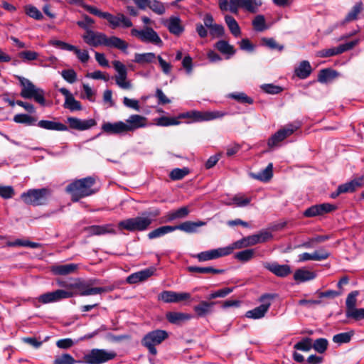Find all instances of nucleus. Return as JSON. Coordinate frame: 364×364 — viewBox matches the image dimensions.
Returning <instances> with one entry per match:
<instances>
[{
    "label": "nucleus",
    "instance_id": "1",
    "mask_svg": "<svg viewBox=\"0 0 364 364\" xmlns=\"http://www.w3.org/2000/svg\"><path fill=\"white\" fill-rule=\"evenodd\" d=\"M65 1L69 4L81 6L91 14L106 19L108 21L109 26L112 29H115L118 27L127 28H130L133 26L131 19L127 17L124 14L118 13L116 16H114L109 12L101 11L100 9L95 6L84 4L83 0Z\"/></svg>",
    "mask_w": 364,
    "mask_h": 364
},
{
    "label": "nucleus",
    "instance_id": "2",
    "mask_svg": "<svg viewBox=\"0 0 364 364\" xmlns=\"http://www.w3.org/2000/svg\"><path fill=\"white\" fill-rule=\"evenodd\" d=\"M85 43L92 47L100 46L119 49L125 52L129 44L124 40L117 36L108 37L105 33L93 30L87 31L82 35Z\"/></svg>",
    "mask_w": 364,
    "mask_h": 364
},
{
    "label": "nucleus",
    "instance_id": "3",
    "mask_svg": "<svg viewBox=\"0 0 364 364\" xmlns=\"http://www.w3.org/2000/svg\"><path fill=\"white\" fill-rule=\"evenodd\" d=\"M95 183V178L91 176L78 179L70 183L66 187V191L71 195L72 200L77 202L80 198L94 193L92 187Z\"/></svg>",
    "mask_w": 364,
    "mask_h": 364
},
{
    "label": "nucleus",
    "instance_id": "4",
    "mask_svg": "<svg viewBox=\"0 0 364 364\" xmlns=\"http://www.w3.org/2000/svg\"><path fill=\"white\" fill-rule=\"evenodd\" d=\"M262 5L261 0H218V6L222 11H229L234 14H237L240 8L248 12L255 14Z\"/></svg>",
    "mask_w": 364,
    "mask_h": 364
},
{
    "label": "nucleus",
    "instance_id": "5",
    "mask_svg": "<svg viewBox=\"0 0 364 364\" xmlns=\"http://www.w3.org/2000/svg\"><path fill=\"white\" fill-rule=\"evenodd\" d=\"M21 86V96L25 99H33L41 105H44L46 100L44 91L37 87L31 80L24 77L17 76Z\"/></svg>",
    "mask_w": 364,
    "mask_h": 364
},
{
    "label": "nucleus",
    "instance_id": "6",
    "mask_svg": "<svg viewBox=\"0 0 364 364\" xmlns=\"http://www.w3.org/2000/svg\"><path fill=\"white\" fill-rule=\"evenodd\" d=\"M154 219L149 216H139L120 221L118 223L119 230H127L130 232H141L147 230Z\"/></svg>",
    "mask_w": 364,
    "mask_h": 364
},
{
    "label": "nucleus",
    "instance_id": "7",
    "mask_svg": "<svg viewBox=\"0 0 364 364\" xmlns=\"http://www.w3.org/2000/svg\"><path fill=\"white\" fill-rule=\"evenodd\" d=\"M50 195L48 188L29 189L21 195V198L27 205L38 206L45 205Z\"/></svg>",
    "mask_w": 364,
    "mask_h": 364
},
{
    "label": "nucleus",
    "instance_id": "8",
    "mask_svg": "<svg viewBox=\"0 0 364 364\" xmlns=\"http://www.w3.org/2000/svg\"><path fill=\"white\" fill-rule=\"evenodd\" d=\"M117 353L114 350L93 348L83 356V362L86 364H103L114 359Z\"/></svg>",
    "mask_w": 364,
    "mask_h": 364
},
{
    "label": "nucleus",
    "instance_id": "9",
    "mask_svg": "<svg viewBox=\"0 0 364 364\" xmlns=\"http://www.w3.org/2000/svg\"><path fill=\"white\" fill-rule=\"evenodd\" d=\"M168 336V333L164 330H154L146 333L141 340L142 345L146 347L152 355L157 353L156 346L161 344Z\"/></svg>",
    "mask_w": 364,
    "mask_h": 364
},
{
    "label": "nucleus",
    "instance_id": "10",
    "mask_svg": "<svg viewBox=\"0 0 364 364\" xmlns=\"http://www.w3.org/2000/svg\"><path fill=\"white\" fill-rule=\"evenodd\" d=\"M225 115L226 113L221 111H191L181 114L179 117L191 118L194 122H205L220 119Z\"/></svg>",
    "mask_w": 364,
    "mask_h": 364
},
{
    "label": "nucleus",
    "instance_id": "11",
    "mask_svg": "<svg viewBox=\"0 0 364 364\" xmlns=\"http://www.w3.org/2000/svg\"><path fill=\"white\" fill-rule=\"evenodd\" d=\"M274 298V295L265 294L260 296L259 301L262 302L259 306L246 312L245 316L247 318L253 319H259L263 318L269 310L271 303L270 300Z\"/></svg>",
    "mask_w": 364,
    "mask_h": 364
},
{
    "label": "nucleus",
    "instance_id": "12",
    "mask_svg": "<svg viewBox=\"0 0 364 364\" xmlns=\"http://www.w3.org/2000/svg\"><path fill=\"white\" fill-rule=\"evenodd\" d=\"M131 35L137 37L141 41L144 43H151L159 45L162 43L158 33L151 27L146 26L141 30L132 28L131 30Z\"/></svg>",
    "mask_w": 364,
    "mask_h": 364
},
{
    "label": "nucleus",
    "instance_id": "13",
    "mask_svg": "<svg viewBox=\"0 0 364 364\" xmlns=\"http://www.w3.org/2000/svg\"><path fill=\"white\" fill-rule=\"evenodd\" d=\"M113 67L117 72L114 76L116 84L123 90H130L132 84L127 80V69L126 66L119 60L112 62Z\"/></svg>",
    "mask_w": 364,
    "mask_h": 364
},
{
    "label": "nucleus",
    "instance_id": "14",
    "mask_svg": "<svg viewBox=\"0 0 364 364\" xmlns=\"http://www.w3.org/2000/svg\"><path fill=\"white\" fill-rule=\"evenodd\" d=\"M230 255V250L228 248L220 247L213 249L208 251L201 252L196 255H193L199 262H205L212 259H215L219 257L227 256Z\"/></svg>",
    "mask_w": 364,
    "mask_h": 364
},
{
    "label": "nucleus",
    "instance_id": "15",
    "mask_svg": "<svg viewBox=\"0 0 364 364\" xmlns=\"http://www.w3.org/2000/svg\"><path fill=\"white\" fill-rule=\"evenodd\" d=\"M146 118L139 114H132L126 119L124 128L126 133L132 132L135 130L146 126Z\"/></svg>",
    "mask_w": 364,
    "mask_h": 364
},
{
    "label": "nucleus",
    "instance_id": "16",
    "mask_svg": "<svg viewBox=\"0 0 364 364\" xmlns=\"http://www.w3.org/2000/svg\"><path fill=\"white\" fill-rule=\"evenodd\" d=\"M67 122L70 128L79 131L87 130L96 125V122L93 119L82 120L73 117H68Z\"/></svg>",
    "mask_w": 364,
    "mask_h": 364
},
{
    "label": "nucleus",
    "instance_id": "17",
    "mask_svg": "<svg viewBox=\"0 0 364 364\" xmlns=\"http://www.w3.org/2000/svg\"><path fill=\"white\" fill-rule=\"evenodd\" d=\"M263 267L279 277H285L291 272V268L287 264H279L277 262H263Z\"/></svg>",
    "mask_w": 364,
    "mask_h": 364
},
{
    "label": "nucleus",
    "instance_id": "18",
    "mask_svg": "<svg viewBox=\"0 0 364 364\" xmlns=\"http://www.w3.org/2000/svg\"><path fill=\"white\" fill-rule=\"evenodd\" d=\"M59 92L65 96L64 107L68 109L71 112L79 111L82 109L81 103L76 100L70 92L65 88L61 87Z\"/></svg>",
    "mask_w": 364,
    "mask_h": 364
},
{
    "label": "nucleus",
    "instance_id": "19",
    "mask_svg": "<svg viewBox=\"0 0 364 364\" xmlns=\"http://www.w3.org/2000/svg\"><path fill=\"white\" fill-rule=\"evenodd\" d=\"M330 253L324 249H319L313 253L304 252L299 255V262H305L309 260L321 261L327 259Z\"/></svg>",
    "mask_w": 364,
    "mask_h": 364
},
{
    "label": "nucleus",
    "instance_id": "20",
    "mask_svg": "<svg viewBox=\"0 0 364 364\" xmlns=\"http://www.w3.org/2000/svg\"><path fill=\"white\" fill-rule=\"evenodd\" d=\"M89 235H101L105 234H113L117 233L113 225L106 224L104 225H92L86 228Z\"/></svg>",
    "mask_w": 364,
    "mask_h": 364
},
{
    "label": "nucleus",
    "instance_id": "21",
    "mask_svg": "<svg viewBox=\"0 0 364 364\" xmlns=\"http://www.w3.org/2000/svg\"><path fill=\"white\" fill-rule=\"evenodd\" d=\"M252 200V197L245 195L242 193L235 194L228 201L224 202L227 205H235L237 207L242 208L249 205Z\"/></svg>",
    "mask_w": 364,
    "mask_h": 364
},
{
    "label": "nucleus",
    "instance_id": "22",
    "mask_svg": "<svg viewBox=\"0 0 364 364\" xmlns=\"http://www.w3.org/2000/svg\"><path fill=\"white\" fill-rule=\"evenodd\" d=\"M124 122L119 121L114 123L105 122L102 126L103 132L108 134H125Z\"/></svg>",
    "mask_w": 364,
    "mask_h": 364
},
{
    "label": "nucleus",
    "instance_id": "23",
    "mask_svg": "<svg viewBox=\"0 0 364 364\" xmlns=\"http://www.w3.org/2000/svg\"><path fill=\"white\" fill-rule=\"evenodd\" d=\"M364 185V176L354 178L349 182L340 185L339 192L341 193H352L357 188L362 187Z\"/></svg>",
    "mask_w": 364,
    "mask_h": 364
},
{
    "label": "nucleus",
    "instance_id": "24",
    "mask_svg": "<svg viewBox=\"0 0 364 364\" xmlns=\"http://www.w3.org/2000/svg\"><path fill=\"white\" fill-rule=\"evenodd\" d=\"M78 265L74 263L56 264L51 267V272L55 275H68L76 272Z\"/></svg>",
    "mask_w": 364,
    "mask_h": 364
},
{
    "label": "nucleus",
    "instance_id": "25",
    "mask_svg": "<svg viewBox=\"0 0 364 364\" xmlns=\"http://www.w3.org/2000/svg\"><path fill=\"white\" fill-rule=\"evenodd\" d=\"M272 237V234L267 230H262L259 232L247 236V243L250 246L255 245L259 243H263Z\"/></svg>",
    "mask_w": 364,
    "mask_h": 364
},
{
    "label": "nucleus",
    "instance_id": "26",
    "mask_svg": "<svg viewBox=\"0 0 364 364\" xmlns=\"http://www.w3.org/2000/svg\"><path fill=\"white\" fill-rule=\"evenodd\" d=\"M165 26L168 28L170 33L176 36H179L184 31L181 19L178 16H171L166 22Z\"/></svg>",
    "mask_w": 364,
    "mask_h": 364
},
{
    "label": "nucleus",
    "instance_id": "27",
    "mask_svg": "<svg viewBox=\"0 0 364 364\" xmlns=\"http://www.w3.org/2000/svg\"><path fill=\"white\" fill-rule=\"evenodd\" d=\"M154 273L151 269H145L144 270L133 273L127 277L126 281L128 284H136L142 282L150 277Z\"/></svg>",
    "mask_w": 364,
    "mask_h": 364
},
{
    "label": "nucleus",
    "instance_id": "28",
    "mask_svg": "<svg viewBox=\"0 0 364 364\" xmlns=\"http://www.w3.org/2000/svg\"><path fill=\"white\" fill-rule=\"evenodd\" d=\"M206 223L203 221H186L178 225H175V230H180L187 233H193L197 232V229L200 227L205 225Z\"/></svg>",
    "mask_w": 364,
    "mask_h": 364
},
{
    "label": "nucleus",
    "instance_id": "29",
    "mask_svg": "<svg viewBox=\"0 0 364 364\" xmlns=\"http://www.w3.org/2000/svg\"><path fill=\"white\" fill-rule=\"evenodd\" d=\"M215 302L201 301L198 305L193 307V310L198 317H204L213 312Z\"/></svg>",
    "mask_w": 364,
    "mask_h": 364
},
{
    "label": "nucleus",
    "instance_id": "30",
    "mask_svg": "<svg viewBox=\"0 0 364 364\" xmlns=\"http://www.w3.org/2000/svg\"><path fill=\"white\" fill-rule=\"evenodd\" d=\"M37 125L44 129L55 130V131H67L68 127L60 122L50 121V120H40Z\"/></svg>",
    "mask_w": 364,
    "mask_h": 364
},
{
    "label": "nucleus",
    "instance_id": "31",
    "mask_svg": "<svg viewBox=\"0 0 364 364\" xmlns=\"http://www.w3.org/2000/svg\"><path fill=\"white\" fill-rule=\"evenodd\" d=\"M57 284L65 290L72 291L74 289H81L82 283L77 279L70 278L68 279H58L56 280Z\"/></svg>",
    "mask_w": 364,
    "mask_h": 364
},
{
    "label": "nucleus",
    "instance_id": "32",
    "mask_svg": "<svg viewBox=\"0 0 364 364\" xmlns=\"http://www.w3.org/2000/svg\"><path fill=\"white\" fill-rule=\"evenodd\" d=\"M312 72L310 63L308 60L301 61L295 68V75L300 79L307 78Z\"/></svg>",
    "mask_w": 364,
    "mask_h": 364
},
{
    "label": "nucleus",
    "instance_id": "33",
    "mask_svg": "<svg viewBox=\"0 0 364 364\" xmlns=\"http://www.w3.org/2000/svg\"><path fill=\"white\" fill-rule=\"evenodd\" d=\"M272 169L273 164L269 163L264 169L257 173H252V177L259 181L267 182L269 181L273 176Z\"/></svg>",
    "mask_w": 364,
    "mask_h": 364
},
{
    "label": "nucleus",
    "instance_id": "34",
    "mask_svg": "<svg viewBox=\"0 0 364 364\" xmlns=\"http://www.w3.org/2000/svg\"><path fill=\"white\" fill-rule=\"evenodd\" d=\"M175 230L174 226L165 225L159 227L151 232L147 235L148 238L153 240L155 238L161 237L166 234H168Z\"/></svg>",
    "mask_w": 364,
    "mask_h": 364
},
{
    "label": "nucleus",
    "instance_id": "35",
    "mask_svg": "<svg viewBox=\"0 0 364 364\" xmlns=\"http://www.w3.org/2000/svg\"><path fill=\"white\" fill-rule=\"evenodd\" d=\"M316 274L311 271L299 269L294 272V279L296 281L304 282L314 279Z\"/></svg>",
    "mask_w": 364,
    "mask_h": 364
},
{
    "label": "nucleus",
    "instance_id": "36",
    "mask_svg": "<svg viewBox=\"0 0 364 364\" xmlns=\"http://www.w3.org/2000/svg\"><path fill=\"white\" fill-rule=\"evenodd\" d=\"M225 21L231 33L235 36L237 37L240 36L241 34V30L240 28L236 21V20L230 15H226L225 16Z\"/></svg>",
    "mask_w": 364,
    "mask_h": 364
},
{
    "label": "nucleus",
    "instance_id": "37",
    "mask_svg": "<svg viewBox=\"0 0 364 364\" xmlns=\"http://www.w3.org/2000/svg\"><path fill=\"white\" fill-rule=\"evenodd\" d=\"M188 270L190 272H197L200 274H222L225 272L224 269H215L212 267H200L196 266L188 267Z\"/></svg>",
    "mask_w": 364,
    "mask_h": 364
},
{
    "label": "nucleus",
    "instance_id": "38",
    "mask_svg": "<svg viewBox=\"0 0 364 364\" xmlns=\"http://www.w3.org/2000/svg\"><path fill=\"white\" fill-rule=\"evenodd\" d=\"M167 320L171 323H178L181 321L189 320L191 316L181 312H168L166 314Z\"/></svg>",
    "mask_w": 364,
    "mask_h": 364
},
{
    "label": "nucleus",
    "instance_id": "39",
    "mask_svg": "<svg viewBox=\"0 0 364 364\" xmlns=\"http://www.w3.org/2000/svg\"><path fill=\"white\" fill-rule=\"evenodd\" d=\"M363 10V4L361 1L357 2L352 9L346 15L344 22H350L357 19L358 14Z\"/></svg>",
    "mask_w": 364,
    "mask_h": 364
},
{
    "label": "nucleus",
    "instance_id": "40",
    "mask_svg": "<svg viewBox=\"0 0 364 364\" xmlns=\"http://www.w3.org/2000/svg\"><path fill=\"white\" fill-rule=\"evenodd\" d=\"M80 290V292L79 294L80 296H90V295H95V294H100L103 292H106L108 291V289L106 287H87L85 285L82 283V287L81 289H79Z\"/></svg>",
    "mask_w": 364,
    "mask_h": 364
},
{
    "label": "nucleus",
    "instance_id": "41",
    "mask_svg": "<svg viewBox=\"0 0 364 364\" xmlns=\"http://www.w3.org/2000/svg\"><path fill=\"white\" fill-rule=\"evenodd\" d=\"M189 213V210L187 207H181L176 210L169 212L167 214V221H172L176 219L184 218Z\"/></svg>",
    "mask_w": 364,
    "mask_h": 364
},
{
    "label": "nucleus",
    "instance_id": "42",
    "mask_svg": "<svg viewBox=\"0 0 364 364\" xmlns=\"http://www.w3.org/2000/svg\"><path fill=\"white\" fill-rule=\"evenodd\" d=\"M255 250L246 249L235 255V258L241 262H247L255 257Z\"/></svg>",
    "mask_w": 364,
    "mask_h": 364
},
{
    "label": "nucleus",
    "instance_id": "43",
    "mask_svg": "<svg viewBox=\"0 0 364 364\" xmlns=\"http://www.w3.org/2000/svg\"><path fill=\"white\" fill-rule=\"evenodd\" d=\"M156 55L154 53H135L134 61L136 63H149L156 59Z\"/></svg>",
    "mask_w": 364,
    "mask_h": 364
},
{
    "label": "nucleus",
    "instance_id": "44",
    "mask_svg": "<svg viewBox=\"0 0 364 364\" xmlns=\"http://www.w3.org/2000/svg\"><path fill=\"white\" fill-rule=\"evenodd\" d=\"M338 75V73L331 69H323L319 72L318 75V80L320 82L326 83L329 80L335 78Z\"/></svg>",
    "mask_w": 364,
    "mask_h": 364
},
{
    "label": "nucleus",
    "instance_id": "45",
    "mask_svg": "<svg viewBox=\"0 0 364 364\" xmlns=\"http://www.w3.org/2000/svg\"><path fill=\"white\" fill-rule=\"evenodd\" d=\"M215 48L223 54L233 55L235 50L232 46L225 41H219L215 44Z\"/></svg>",
    "mask_w": 364,
    "mask_h": 364
},
{
    "label": "nucleus",
    "instance_id": "46",
    "mask_svg": "<svg viewBox=\"0 0 364 364\" xmlns=\"http://www.w3.org/2000/svg\"><path fill=\"white\" fill-rule=\"evenodd\" d=\"M148 7L158 15H162L166 11L164 4L158 0H149Z\"/></svg>",
    "mask_w": 364,
    "mask_h": 364
},
{
    "label": "nucleus",
    "instance_id": "47",
    "mask_svg": "<svg viewBox=\"0 0 364 364\" xmlns=\"http://www.w3.org/2000/svg\"><path fill=\"white\" fill-rule=\"evenodd\" d=\"M294 348L298 350L307 352L312 348V339L309 337H306L301 341L296 343L294 346Z\"/></svg>",
    "mask_w": 364,
    "mask_h": 364
},
{
    "label": "nucleus",
    "instance_id": "48",
    "mask_svg": "<svg viewBox=\"0 0 364 364\" xmlns=\"http://www.w3.org/2000/svg\"><path fill=\"white\" fill-rule=\"evenodd\" d=\"M14 121L16 123L25 124L27 125H33L36 122V119L26 114H16L14 117Z\"/></svg>",
    "mask_w": 364,
    "mask_h": 364
},
{
    "label": "nucleus",
    "instance_id": "49",
    "mask_svg": "<svg viewBox=\"0 0 364 364\" xmlns=\"http://www.w3.org/2000/svg\"><path fill=\"white\" fill-rule=\"evenodd\" d=\"M252 25L255 31L262 32L267 28L264 16L257 15L252 21Z\"/></svg>",
    "mask_w": 364,
    "mask_h": 364
},
{
    "label": "nucleus",
    "instance_id": "50",
    "mask_svg": "<svg viewBox=\"0 0 364 364\" xmlns=\"http://www.w3.org/2000/svg\"><path fill=\"white\" fill-rule=\"evenodd\" d=\"M353 335V331L341 333L333 336V341L338 344L347 343L350 341Z\"/></svg>",
    "mask_w": 364,
    "mask_h": 364
},
{
    "label": "nucleus",
    "instance_id": "51",
    "mask_svg": "<svg viewBox=\"0 0 364 364\" xmlns=\"http://www.w3.org/2000/svg\"><path fill=\"white\" fill-rule=\"evenodd\" d=\"M26 14L36 20H42L43 18V16L42 13L34 6L28 5L25 7Z\"/></svg>",
    "mask_w": 364,
    "mask_h": 364
},
{
    "label": "nucleus",
    "instance_id": "52",
    "mask_svg": "<svg viewBox=\"0 0 364 364\" xmlns=\"http://www.w3.org/2000/svg\"><path fill=\"white\" fill-rule=\"evenodd\" d=\"M285 138L284 137L282 132L279 129L268 139V146L271 149L277 146H279V144Z\"/></svg>",
    "mask_w": 364,
    "mask_h": 364
},
{
    "label": "nucleus",
    "instance_id": "53",
    "mask_svg": "<svg viewBox=\"0 0 364 364\" xmlns=\"http://www.w3.org/2000/svg\"><path fill=\"white\" fill-rule=\"evenodd\" d=\"M229 97L237 100L239 102L251 105L253 100L244 92H234L229 95Z\"/></svg>",
    "mask_w": 364,
    "mask_h": 364
},
{
    "label": "nucleus",
    "instance_id": "54",
    "mask_svg": "<svg viewBox=\"0 0 364 364\" xmlns=\"http://www.w3.org/2000/svg\"><path fill=\"white\" fill-rule=\"evenodd\" d=\"M83 20L78 21L77 25L81 28L85 30V33H87L89 31H92L90 27L95 23V21L89 16L85 14L82 16Z\"/></svg>",
    "mask_w": 364,
    "mask_h": 364
},
{
    "label": "nucleus",
    "instance_id": "55",
    "mask_svg": "<svg viewBox=\"0 0 364 364\" xmlns=\"http://www.w3.org/2000/svg\"><path fill=\"white\" fill-rule=\"evenodd\" d=\"M189 173V170L188 168H174L173 169L170 173V178L172 180L176 181V180H181L183 178H184L186 175H188Z\"/></svg>",
    "mask_w": 364,
    "mask_h": 364
},
{
    "label": "nucleus",
    "instance_id": "56",
    "mask_svg": "<svg viewBox=\"0 0 364 364\" xmlns=\"http://www.w3.org/2000/svg\"><path fill=\"white\" fill-rule=\"evenodd\" d=\"M55 302L59 301L64 299H68L73 296L74 293L72 291L57 289L53 291Z\"/></svg>",
    "mask_w": 364,
    "mask_h": 364
},
{
    "label": "nucleus",
    "instance_id": "57",
    "mask_svg": "<svg viewBox=\"0 0 364 364\" xmlns=\"http://www.w3.org/2000/svg\"><path fill=\"white\" fill-rule=\"evenodd\" d=\"M328 346V341L326 338H318L312 343V348L319 353L326 351Z\"/></svg>",
    "mask_w": 364,
    "mask_h": 364
},
{
    "label": "nucleus",
    "instance_id": "58",
    "mask_svg": "<svg viewBox=\"0 0 364 364\" xmlns=\"http://www.w3.org/2000/svg\"><path fill=\"white\" fill-rule=\"evenodd\" d=\"M299 127L300 125L299 123L288 124L279 130L282 132L284 137L286 139L296 132Z\"/></svg>",
    "mask_w": 364,
    "mask_h": 364
},
{
    "label": "nucleus",
    "instance_id": "59",
    "mask_svg": "<svg viewBox=\"0 0 364 364\" xmlns=\"http://www.w3.org/2000/svg\"><path fill=\"white\" fill-rule=\"evenodd\" d=\"M250 247V245L247 243V237H244L241 240H239L235 242H233L231 245L228 247H225L224 248H228L230 250V255L232 252L235 249H242Z\"/></svg>",
    "mask_w": 364,
    "mask_h": 364
},
{
    "label": "nucleus",
    "instance_id": "60",
    "mask_svg": "<svg viewBox=\"0 0 364 364\" xmlns=\"http://www.w3.org/2000/svg\"><path fill=\"white\" fill-rule=\"evenodd\" d=\"M346 316L348 318H353L356 320L363 319L364 318V309H356L354 307L349 310H346Z\"/></svg>",
    "mask_w": 364,
    "mask_h": 364
},
{
    "label": "nucleus",
    "instance_id": "61",
    "mask_svg": "<svg viewBox=\"0 0 364 364\" xmlns=\"http://www.w3.org/2000/svg\"><path fill=\"white\" fill-rule=\"evenodd\" d=\"M77 361L68 353L63 354L61 356L55 358L53 364H74ZM80 363V361H77Z\"/></svg>",
    "mask_w": 364,
    "mask_h": 364
},
{
    "label": "nucleus",
    "instance_id": "62",
    "mask_svg": "<svg viewBox=\"0 0 364 364\" xmlns=\"http://www.w3.org/2000/svg\"><path fill=\"white\" fill-rule=\"evenodd\" d=\"M61 75L65 81L70 84L74 83L77 80V74L73 69L63 70L61 72Z\"/></svg>",
    "mask_w": 364,
    "mask_h": 364
},
{
    "label": "nucleus",
    "instance_id": "63",
    "mask_svg": "<svg viewBox=\"0 0 364 364\" xmlns=\"http://www.w3.org/2000/svg\"><path fill=\"white\" fill-rule=\"evenodd\" d=\"M175 291H164L159 295V299L166 303H176Z\"/></svg>",
    "mask_w": 364,
    "mask_h": 364
},
{
    "label": "nucleus",
    "instance_id": "64",
    "mask_svg": "<svg viewBox=\"0 0 364 364\" xmlns=\"http://www.w3.org/2000/svg\"><path fill=\"white\" fill-rule=\"evenodd\" d=\"M233 291V288L226 287L224 289H219L218 291L212 292L209 296V299H213L215 298H223L228 294H230Z\"/></svg>",
    "mask_w": 364,
    "mask_h": 364
}]
</instances>
